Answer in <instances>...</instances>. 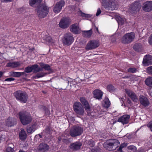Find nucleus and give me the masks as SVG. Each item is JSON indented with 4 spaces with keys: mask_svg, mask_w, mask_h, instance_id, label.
Masks as SVG:
<instances>
[{
    "mask_svg": "<svg viewBox=\"0 0 152 152\" xmlns=\"http://www.w3.org/2000/svg\"><path fill=\"white\" fill-rule=\"evenodd\" d=\"M18 152H25V151H23L22 150H20Z\"/></svg>",
    "mask_w": 152,
    "mask_h": 152,
    "instance_id": "60",
    "label": "nucleus"
},
{
    "mask_svg": "<svg viewBox=\"0 0 152 152\" xmlns=\"http://www.w3.org/2000/svg\"><path fill=\"white\" fill-rule=\"evenodd\" d=\"M61 140V137H59L58 138V143H59L60 142Z\"/></svg>",
    "mask_w": 152,
    "mask_h": 152,
    "instance_id": "55",
    "label": "nucleus"
},
{
    "mask_svg": "<svg viewBox=\"0 0 152 152\" xmlns=\"http://www.w3.org/2000/svg\"><path fill=\"white\" fill-rule=\"evenodd\" d=\"M33 71L34 72L37 73L40 71H42V68L39 67L38 65L37 64H35L31 66H28L25 68V72L26 73H30Z\"/></svg>",
    "mask_w": 152,
    "mask_h": 152,
    "instance_id": "11",
    "label": "nucleus"
},
{
    "mask_svg": "<svg viewBox=\"0 0 152 152\" xmlns=\"http://www.w3.org/2000/svg\"><path fill=\"white\" fill-rule=\"evenodd\" d=\"M127 143L124 142L121 144L120 146L123 148L126 147L127 146Z\"/></svg>",
    "mask_w": 152,
    "mask_h": 152,
    "instance_id": "48",
    "label": "nucleus"
},
{
    "mask_svg": "<svg viewBox=\"0 0 152 152\" xmlns=\"http://www.w3.org/2000/svg\"><path fill=\"white\" fill-rule=\"evenodd\" d=\"M80 101L83 105L88 103L85 98L84 97H81L80 99Z\"/></svg>",
    "mask_w": 152,
    "mask_h": 152,
    "instance_id": "41",
    "label": "nucleus"
},
{
    "mask_svg": "<svg viewBox=\"0 0 152 152\" xmlns=\"http://www.w3.org/2000/svg\"><path fill=\"white\" fill-rule=\"evenodd\" d=\"M15 150L13 148H12V147H10V152H14Z\"/></svg>",
    "mask_w": 152,
    "mask_h": 152,
    "instance_id": "53",
    "label": "nucleus"
},
{
    "mask_svg": "<svg viewBox=\"0 0 152 152\" xmlns=\"http://www.w3.org/2000/svg\"><path fill=\"white\" fill-rule=\"evenodd\" d=\"M88 144L91 147H93L95 145L94 142L92 140L89 141H88Z\"/></svg>",
    "mask_w": 152,
    "mask_h": 152,
    "instance_id": "44",
    "label": "nucleus"
},
{
    "mask_svg": "<svg viewBox=\"0 0 152 152\" xmlns=\"http://www.w3.org/2000/svg\"><path fill=\"white\" fill-rule=\"evenodd\" d=\"M82 145V144L81 142L77 141L71 144L70 147L73 151H77L80 149Z\"/></svg>",
    "mask_w": 152,
    "mask_h": 152,
    "instance_id": "20",
    "label": "nucleus"
},
{
    "mask_svg": "<svg viewBox=\"0 0 152 152\" xmlns=\"http://www.w3.org/2000/svg\"><path fill=\"white\" fill-rule=\"evenodd\" d=\"M19 116L21 122L24 125L29 124L32 121V118L30 114L26 112H20Z\"/></svg>",
    "mask_w": 152,
    "mask_h": 152,
    "instance_id": "3",
    "label": "nucleus"
},
{
    "mask_svg": "<svg viewBox=\"0 0 152 152\" xmlns=\"http://www.w3.org/2000/svg\"><path fill=\"white\" fill-rule=\"evenodd\" d=\"M65 4V2L63 0H61L57 2L54 7L53 12L56 13L59 12L61 10L62 7Z\"/></svg>",
    "mask_w": 152,
    "mask_h": 152,
    "instance_id": "14",
    "label": "nucleus"
},
{
    "mask_svg": "<svg viewBox=\"0 0 152 152\" xmlns=\"http://www.w3.org/2000/svg\"><path fill=\"white\" fill-rule=\"evenodd\" d=\"M102 105L103 107L106 108H108L110 106V102L108 98L105 99L104 100Z\"/></svg>",
    "mask_w": 152,
    "mask_h": 152,
    "instance_id": "27",
    "label": "nucleus"
},
{
    "mask_svg": "<svg viewBox=\"0 0 152 152\" xmlns=\"http://www.w3.org/2000/svg\"><path fill=\"white\" fill-rule=\"evenodd\" d=\"M140 8V3L139 1H136L130 5L129 12L132 14H134L138 12Z\"/></svg>",
    "mask_w": 152,
    "mask_h": 152,
    "instance_id": "6",
    "label": "nucleus"
},
{
    "mask_svg": "<svg viewBox=\"0 0 152 152\" xmlns=\"http://www.w3.org/2000/svg\"><path fill=\"white\" fill-rule=\"evenodd\" d=\"M3 74V72L1 71H0V78H1Z\"/></svg>",
    "mask_w": 152,
    "mask_h": 152,
    "instance_id": "57",
    "label": "nucleus"
},
{
    "mask_svg": "<svg viewBox=\"0 0 152 152\" xmlns=\"http://www.w3.org/2000/svg\"><path fill=\"white\" fill-rule=\"evenodd\" d=\"M135 37V34L133 32L126 33L123 37L122 42L124 44L130 43L133 41Z\"/></svg>",
    "mask_w": 152,
    "mask_h": 152,
    "instance_id": "7",
    "label": "nucleus"
},
{
    "mask_svg": "<svg viewBox=\"0 0 152 152\" xmlns=\"http://www.w3.org/2000/svg\"><path fill=\"white\" fill-rule=\"evenodd\" d=\"M49 146L45 143H41L39 144V150L41 152H46L48 151Z\"/></svg>",
    "mask_w": 152,
    "mask_h": 152,
    "instance_id": "23",
    "label": "nucleus"
},
{
    "mask_svg": "<svg viewBox=\"0 0 152 152\" xmlns=\"http://www.w3.org/2000/svg\"><path fill=\"white\" fill-rule=\"evenodd\" d=\"M126 92L127 95L133 101H136L138 99L137 96L135 93L130 90H126Z\"/></svg>",
    "mask_w": 152,
    "mask_h": 152,
    "instance_id": "22",
    "label": "nucleus"
},
{
    "mask_svg": "<svg viewBox=\"0 0 152 152\" xmlns=\"http://www.w3.org/2000/svg\"><path fill=\"white\" fill-rule=\"evenodd\" d=\"M99 45V42L98 41L92 40L88 42V43L85 47L86 50H91L94 49L98 47Z\"/></svg>",
    "mask_w": 152,
    "mask_h": 152,
    "instance_id": "10",
    "label": "nucleus"
},
{
    "mask_svg": "<svg viewBox=\"0 0 152 152\" xmlns=\"http://www.w3.org/2000/svg\"><path fill=\"white\" fill-rule=\"evenodd\" d=\"M34 126L32 125L28 127L27 129V132L28 133L31 134L34 132L35 129L34 128Z\"/></svg>",
    "mask_w": 152,
    "mask_h": 152,
    "instance_id": "34",
    "label": "nucleus"
},
{
    "mask_svg": "<svg viewBox=\"0 0 152 152\" xmlns=\"http://www.w3.org/2000/svg\"><path fill=\"white\" fill-rule=\"evenodd\" d=\"M101 13V11L100 8H98L97 10V12L96 14V16L99 15Z\"/></svg>",
    "mask_w": 152,
    "mask_h": 152,
    "instance_id": "49",
    "label": "nucleus"
},
{
    "mask_svg": "<svg viewBox=\"0 0 152 152\" xmlns=\"http://www.w3.org/2000/svg\"><path fill=\"white\" fill-rule=\"evenodd\" d=\"M2 137H0V143L1 142V140H2Z\"/></svg>",
    "mask_w": 152,
    "mask_h": 152,
    "instance_id": "63",
    "label": "nucleus"
},
{
    "mask_svg": "<svg viewBox=\"0 0 152 152\" xmlns=\"http://www.w3.org/2000/svg\"><path fill=\"white\" fill-rule=\"evenodd\" d=\"M27 135L23 129H21V131L19 133V137L21 140L24 141L27 137Z\"/></svg>",
    "mask_w": 152,
    "mask_h": 152,
    "instance_id": "25",
    "label": "nucleus"
},
{
    "mask_svg": "<svg viewBox=\"0 0 152 152\" xmlns=\"http://www.w3.org/2000/svg\"><path fill=\"white\" fill-rule=\"evenodd\" d=\"M78 14L79 15L83 18H88L91 17L90 15L86 14L82 12L81 10L78 12Z\"/></svg>",
    "mask_w": 152,
    "mask_h": 152,
    "instance_id": "36",
    "label": "nucleus"
},
{
    "mask_svg": "<svg viewBox=\"0 0 152 152\" xmlns=\"http://www.w3.org/2000/svg\"><path fill=\"white\" fill-rule=\"evenodd\" d=\"M145 84L147 86L152 87V77L148 78L145 81Z\"/></svg>",
    "mask_w": 152,
    "mask_h": 152,
    "instance_id": "29",
    "label": "nucleus"
},
{
    "mask_svg": "<svg viewBox=\"0 0 152 152\" xmlns=\"http://www.w3.org/2000/svg\"><path fill=\"white\" fill-rule=\"evenodd\" d=\"M45 130L46 132L48 134L50 133V129L49 127H47L46 128Z\"/></svg>",
    "mask_w": 152,
    "mask_h": 152,
    "instance_id": "47",
    "label": "nucleus"
},
{
    "mask_svg": "<svg viewBox=\"0 0 152 152\" xmlns=\"http://www.w3.org/2000/svg\"><path fill=\"white\" fill-rule=\"evenodd\" d=\"M10 75L17 77H19L21 76L20 73L18 72H10Z\"/></svg>",
    "mask_w": 152,
    "mask_h": 152,
    "instance_id": "39",
    "label": "nucleus"
},
{
    "mask_svg": "<svg viewBox=\"0 0 152 152\" xmlns=\"http://www.w3.org/2000/svg\"><path fill=\"white\" fill-rule=\"evenodd\" d=\"M7 66H10V63L9 62L7 63Z\"/></svg>",
    "mask_w": 152,
    "mask_h": 152,
    "instance_id": "64",
    "label": "nucleus"
},
{
    "mask_svg": "<svg viewBox=\"0 0 152 152\" xmlns=\"http://www.w3.org/2000/svg\"><path fill=\"white\" fill-rule=\"evenodd\" d=\"M115 0H102V5L105 8H112L115 7Z\"/></svg>",
    "mask_w": 152,
    "mask_h": 152,
    "instance_id": "12",
    "label": "nucleus"
},
{
    "mask_svg": "<svg viewBox=\"0 0 152 152\" xmlns=\"http://www.w3.org/2000/svg\"><path fill=\"white\" fill-rule=\"evenodd\" d=\"M20 65V64L19 62L15 61L13 62H10V67L13 68H15L18 67Z\"/></svg>",
    "mask_w": 152,
    "mask_h": 152,
    "instance_id": "33",
    "label": "nucleus"
},
{
    "mask_svg": "<svg viewBox=\"0 0 152 152\" xmlns=\"http://www.w3.org/2000/svg\"><path fill=\"white\" fill-rule=\"evenodd\" d=\"M1 2H7L10 1V0H1Z\"/></svg>",
    "mask_w": 152,
    "mask_h": 152,
    "instance_id": "54",
    "label": "nucleus"
},
{
    "mask_svg": "<svg viewBox=\"0 0 152 152\" xmlns=\"http://www.w3.org/2000/svg\"><path fill=\"white\" fill-rule=\"evenodd\" d=\"M95 28L96 29V31L98 32H99V30H98V28L96 26H95Z\"/></svg>",
    "mask_w": 152,
    "mask_h": 152,
    "instance_id": "62",
    "label": "nucleus"
},
{
    "mask_svg": "<svg viewBox=\"0 0 152 152\" xmlns=\"http://www.w3.org/2000/svg\"><path fill=\"white\" fill-rule=\"evenodd\" d=\"M147 72L150 75H152V66L147 67L146 68Z\"/></svg>",
    "mask_w": 152,
    "mask_h": 152,
    "instance_id": "42",
    "label": "nucleus"
},
{
    "mask_svg": "<svg viewBox=\"0 0 152 152\" xmlns=\"http://www.w3.org/2000/svg\"><path fill=\"white\" fill-rule=\"evenodd\" d=\"M135 147L133 145H130L128 147V148L130 150H133L134 149Z\"/></svg>",
    "mask_w": 152,
    "mask_h": 152,
    "instance_id": "50",
    "label": "nucleus"
},
{
    "mask_svg": "<svg viewBox=\"0 0 152 152\" xmlns=\"http://www.w3.org/2000/svg\"><path fill=\"white\" fill-rule=\"evenodd\" d=\"M147 126L150 130L152 132V121L149 122L147 124Z\"/></svg>",
    "mask_w": 152,
    "mask_h": 152,
    "instance_id": "43",
    "label": "nucleus"
},
{
    "mask_svg": "<svg viewBox=\"0 0 152 152\" xmlns=\"http://www.w3.org/2000/svg\"><path fill=\"white\" fill-rule=\"evenodd\" d=\"M6 152H10V148L9 147L7 148Z\"/></svg>",
    "mask_w": 152,
    "mask_h": 152,
    "instance_id": "56",
    "label": "nucleus"
},
{
    "mask_svg": "<svg viewBox=\"0 0 152 152\" xmlns=\"http://www.w3.org/2000/svg\"><path fill=\"white\" fill-rule=\"evenodd\" d=\"M83 34L84 37L89 38L92 34V30L91 29L88 31H83Z\"/></svg>",
    "mask_w": 152,
    "mask_h": 152,
    "instance_id": "26",
    "label": "nucleus"
},
{
    "mask_svg": "<svg viewBox=\"0 0 152 152\" xmlns=\"http://www.w3.org/2000/svg\"><path fill=\"white\" fill-rule=\"evenodd\" d=\"M127 71L130 73H134L137 71V70L136 68L134 67H130L128 69Z\"/></svg>",
    "mask_w": 152,
    "mask_h": 152,
    "instance_id": "40",
    "label": "nucleus"
},
{
    "mask_svg": "<svg viewBox=\"0 0 152 152\" xmlns=\"http://www.w3.org/2000/svg\"><path fill=\"white\" fill-rule=\"evenodd\" d=\"M74 41L73 35L71 33H67L64 35L63 41L64 44L70 45L72 44Z\"/></svg>",
    "mask_w": 152,
    "mask_h": 152,
    "instance_id": "8",
    "label": "nucleus"
},
{
    "mask_svg": "<svg viewBox=\"0 0 152 152\" xmlns=\"http://www.w3.org/2000/svg\"><path fill=\"white\" fill-rule=\"evenodd\" d=\"M70 31L75 34H79L80 32L79 26L77 23L73 24L70 26Z\"/></svg>",
    "mask_w": 152,
    "mask_h": 152,
    "instance_id": "17",
    "label": "nucleus"
},
{
    "mask_svg": "<svg viewBox=\"0 0 152 152\" xmlns=\"http://www.w3.org/2000/svg\"><path fill=\"white\" fill-rule=\"evenodd\" d=\"M83 132V128L78 126H73L71 129L69 134L71 136L75 137L80 136Z\"/></svg>",
    "mask_w": 152,
    "mask_h": 152,
    "instance_id": "5",
    "label": "nucleus"
},
{
    "mask_svg": "<svg viewBox=\"0 0 152 152\" xmlns=\"http://www.w3.org/2000/svg\"><path fill=\"white\" fill-rule=\"evenodd\" d=\"M39 64L41 67V68L44 69L45 70L49 71L50 72H53V70L51 68L50 66L48 64H45L41 62L39 63Z\"/></svg>",
    "mask_w": 152,
    "mask_h": 152,
    "instance_id": "24",
    "label": "nucleus"
},
{
    "mask_svg": "<svg viewBox=\"0 0 152 152\" xmlns=\"http://www.w3.org/2000/svg\"><path fill=\"white\" fill-rule=\"evenodd\" d=\"M14 94L16 99L22 102L26 103L27 101L28 95L25 91L18 90L15 92Z\"/></svg>",
    "mask_w": 152,
    "mask_h": 152,
    "instance_id": "4",
    "label": "nucleus"
},
{
    "mask_svg": "<svg viewBox=\"0 0 152 152\" xmlns=\"http://www.w3.org/2000/svg\"><path fill=\"white\" fill-rule=\"evenodd\" d=\"M148 43L150 45H152V34L149 37L148 39Z\"/></svg>",
    "mask_w": 152,
    "mask_h": 152,
    "instance_id": "45",
    "label": "nucleus"
},
{
    "mask_svg": "<svg viewBox=\"0 0 152 152\" xmlns=\"http://www.w3.org/2000/svg\"><path fill=\"white\" fill-rule=\"evenodd\" d=\"M141 47L140 45L136 43L134 45L133 48L135 51L140 52L141 50Z\"/></svg>",
    "mask_w": 152,
    "mask_h": 152,
    "instance_id": "31",
    "label": "nucleus"
},
{
    "mask_svg": "<svg viewBox=\"0 0 152 152\" xmlns=\"http://www.w3.org/2000/svg\"><path fill=\"white\" fill-rule=\"evenodd\" d=\"M42 109L45 112V114L46 115H49L50 114V111L49 109L45 106H43Z\"/></svg>",
    "mask_w": 152,
    "mask_h": 152,
    "instance_id": "35",
    "label": "nucleus"
},
{
    "mask_svg": "<svg viewBox=\"0 0 152 152\" xmlns=\"http://www.w3.org/2000/svg\"><path fill=\"white\" fill-rule=\"evenodd\" d=\"M5 81H10V78H8L5 80Z\"/></svg>",
    "mask_w": 152,
    "mask_h": 152,
    "instance_id": "61",
    "label": "nucleus"
},
{
    "mask_svg": "<svg viewBox=\"0 0 152 152\" xmlns=\"http://www.w3.org/2000/svg\"><path fill=\"white\" fill-rule=\"evenodd\" d=\"M20 74L21 75V76L22 75H24L25 73V72H20Z\"/></svg>",
    "mask_w": 152,
    "mask_h": 152,
    "instance_id": "58",
    "label": "nucleus"
},
{
    "mask_svg": "<svg viewBox=\"0 0 152 152\" xmlns=\"http://www.w3.org/2000/svg\"><path fill=\"white\" fill-rule=\"evenodd\" d=\"M145 66H148L152 64V57L150 55H146L143 58L142 61Z\"/></svg>",
    "mask_w": 152,
    "mask_h": 152,
    "instance_id": "19",
    "label": "nucleus"
},
{
    "mask_svg": "<svg viewBox=\"0 0 152 152\" xmlns=\"http://www.w3.org/2000/svg\"><path fill=\"white\" fill-rule=\"evenodd\" d=\"M107 89L110 92H114L115 90V88L114 86L112 84L108 85L107 87Z\"/></svg>",
    "mask_w": 152,
    "mask_h": 152,
    "instance_id": "30",
    "label": "nucleus"
},
{
    "mask_svg": "<svg viewBox=\"0 0 152 152\" xmlns=\"http://www.w3.org/2000/svg\"><path fill=\"white\" fill-rule=\"evenodd\" d=\"M116 20L119 25L121 26L124 24L125 22L124 19L120 16L117 17L116 18Z\"/></svg>",
    "mask_w": 152,
    "mask_h": 152,
    "instance_id": "32",
    "label": "nucleus"
},
{
    "mask_svg": "<svg viewBox=\"0 0 152 152\" xmlns=\"http://www.w3.org/2000/svg\"><path fill=\"white\" fill-rule=\"evenodd\" d=\"M139 101L140 104L144 107H147L150 104L148 99L144 96L141 95L140 96L139 98Z\"/></svg>",
    "mask_w": 152,
    "mask_h": 152,
    "instance_id": "16",
    "label": "nucleus"
},
{
    "mask_svg": "<svg viewBox=\"0 0 152 152\" xmlns=\"http://www.w3.org/2000/svg\"><path fill=\"white\" fill-rule=\"evenodd\" d=\"M15 79L12 77H10V81L14 80Z\"/></svg>",
    "mask_w": 152,
    "mask_h": 152,
    "instance_id": "59",
    "label": "nucleus"
},
{
    "mask_svg": "<svg viewBox=\"0 0 152 152\" xmlns=\"http://www.w3.org/2000/svg\"><path fill=\"white\" fill-rule=\"evenodd\" d=\"M46 74L43 72L37 73L35 76L33 77L34 78H37L43 77Z\"/></svg>",
    "mask_w": 152,
    "mask_h": 152,
    "instance_id": "38",
    "label": "nucleus"
},
{
    "mask_svg": "<svg viewBox=\"0 0 152 152\" xmlns=\"http://www.w3.org/2000/svg\"><path fill=\"white\" fill-rule=\"evenodd\" d=\"M122 147H121L120 146L119 147V148L118 149V151H119V152H122Z\"/></svg>",
    "mask_w": 152,
    "mask_h": 152,
    "instance_id": "52",
    "label": "nucleus"
},
{
    "mask_svg": "<svg viewBox=\"0 0 152 152\" xmlns=\"http://www.w3.org/2000/svg\"><path fill=\"white\" fill-rule=\"evenodd\" d=\"M18 10L19 13H23L25 11L24 8L23 7H22L18 9Z\"/></svg>",
    "mask_w": 152,
    "mask_h": 152,
    "instance_id": "46",
    "label": "nucleus"
},
{
    "mask_svg": "<svg viewBox=\"0 0 152 152\" xmlns=\"http://www.w3.org/2000/svg\"><path fill=\"white\" fill-rule=\"evenodd\" d=\"M94 97L99 100H101L102 99L103 93L100 90L98 89H95L93 92Z\"/></svg>",
    "mask_w": 152,
    "mask_h": 152,
    "instance_id": "21",
    "label": "nucleus"
},
{
    "mask_svg": "<svg viewBox=\"0 0 152 152\" xmlns=\"http://www.w3.org/2000/svg\"><path fill=\"white\" fill-rule=\"evenodd\" d=\"M91 152H98V150L96 148H94L91 149Z\"/></svg>",
    "mask_w": 152,
    "mask_h": 152,
    "instance_id": "51",
    "label": "nucleus"
},
{
    "mask_svg": "<svg viewBox=\"0 0 152 152\" xmlns=\"http://www.w3.org/2000/svg\"><path fill=\"white\" fill-rule=\"evenodd\" d=\"M42 0H30L29 3L30 5L33 7H37L36 10L38 17L44 18L49 13V8L45 4H42Z\"/></svg>",
    "mask_w": 152,
    "mask_h": 152,
    "instance_id": "1",
    "label": "nucleus"
},
{
    "mask_svg": "<svg viewBox=\"0 0 152 152\" xmlns=\"http://www.w3.org/2000/svg\"><path fill=\"white\" fill-rule=\"evenodd\" d=\"M75 112L77 114L83 115L84 112V110L81 104L79 102H75L73 107Z\"/></svg>",
    "mask_w": 152,
    "mask_h": 152,
    "instance_id": "9",
    "label": "nucleus"
},
{
    "mask_svg": "<svg viewBox=\"0 0 152 152\" xmlns=\"http://www.w3.org/2000/svg\"><path fill=\"white\" fill-rule=\"evenodd\" d=\"M120 144L119 141L116 139L108 140L103 144V146L106 150L108 151L115 150Z\"/></svg>",
    "mask_w": 152,
    "mask_h": 152,
    "instance_id": "2",
    "label": "nucleus"
},
{
    "mask_svg": "<svg viewBox=\"0 0 152 152\" xmlns=\"http://www.w3.org/2000/svg\"><path fill=\"white\" fill-rule=\"evenodd\" d=\"M130 116L129 115H124L120 118L118 120V122L121 123L123 124L128 123Z\"/></svg>",
    "mask_w": 152,
    "mask_h": 152,
    "instance_id": "18",
    "label": "nucleus"
},
{
    "mask_svg": "<svg viewBox=\"0 0 152 152\" xmlns=\"http://www.w3.org/2000/svg\"><path fill=\"white\" fill-rule=\"evenodd\" d=\"M84 108L86 111L87 112V114L88 115H92L91 114V108L88 103L84 105Z\"/></svg>",
    "mask_w": 152,
    "mask_h": 152,
    "instance_id": "28",
    "label": "nucleus"
},
{
    "mask_svg": "<svg viewBox=\"0 0 152 152\" xmlns=\"http://www.w3.org/2000/svg\"><path fill=\"white\" fill-rule=\"evenodd\" d=\"M71 23V20L67 17L63 18L61 19L59 23V26L62 28H68Z\"/></svg>",
    "mask_w": 152,
    "mask_h": 152,
    "instance_id": "13",
    "label": "nucleus"
},
{
    "mask_svg": "<svg viewBox=\"0 0 152 152\" xmlns=\"http://www.w3.org/2000/svg\"><path fill=\"white\" fill-rule=\"evenodd\" d=\"M143 10L145 12H150L152 11V1H147L144 2L142 7Z\"/></svg>",
    "mask_w": 152,
    "mask_h": 152,
    "instance_id": "15",
    "label": "nucleus"
},
{
    "mask_svg": "<svg viewBox=\"0 0 152 152\" xmlns=\"http://www.w3.org/2000/svg\"><path fill=\"white\" fill-rule=\"evenodd\" d=\"M44 39L46 42H51L52 39L51 36L49 35H46L45 37H44Z\"/></svg>",
    "mask_w": 152,
    "mask_h": 152,
    "instance_id": "37",
    "label": "nucleus"
}]
</instances>
